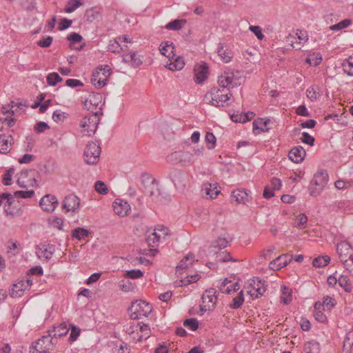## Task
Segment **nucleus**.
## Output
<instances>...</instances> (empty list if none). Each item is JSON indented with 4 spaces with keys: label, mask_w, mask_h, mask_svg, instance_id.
I'll list each match as a JSON object with an SVG mask.
<instances>
[{
    "label": "nucleus",
    "mask_w": 353,
    "mask_h": 353,
    "mask_svg": "<svg viewBox=\"0 0 353 353\" xmlns=\"http://www.w3.org/2000/svg\"><path fill=\"white\" fill-rule=\"evenodd\" d=\"M174 46L170 41L162 42L159 47L161 53L168 57L169 59H174L175 54L174 53Z\"/></svg>",
    "instance_id": "29"
},
{
    "label": "nucleus",
    "mask_w": 353,
    "mask_h": 353,
    "mask_svg": "<svg viewBox=\"0 0 353 353\" xmlns=\"http://www.w3.org/2000/svg\"><path fill=\"white\" fill-rule=\"evenodd\" d=\"M47 83L50 85H55L58 82H60L63 80V79L59 75L57 72H51L50 73L46 78Z\"/></svg>",
    "instance_id": "51"
},
{
    "label": "nucleus",
    "mask_w": 353,
    "mask_h": 353,
    "mask_svg": "<svg viewBox=\"0 0 353 353\" xmlns=\"http://www.w3.org/2000/svg\"><path fill=\"white\" fill-rule=\"evenodd\" d=\"M296 38H297L299 41L294 42L290 39L295 38L294 36L290 34L287 39L288 41L291 42V46L296 50H300L301 48L302 44L307 42L308 40V37L306 34V33L301 30H296Z\"/></svg>",
    "instance_id": "24"
},
{
    "label": "nucleus",
    "mask_w": 353,
    "mask_h": 353,
    "mask_svg": "<svg viewBox=\"0 0 353 353\" xmlns=\"http://www.w3.org/2000/svg\"><path fill=\"white\" fill-rule=\"evenodd\" d=\"M217 53L219 57L225 63H229L231 61L233 56L232 51L230 50L228 48H225L224 45L221 43L219 44Z\"/></svg>",
    "instance_id": "32"
},
{
    "label": "nucleus",
    "mask_w": 353,
    "mask_h": 353,
    "mask_svg": "<svg viewBox=\"0 0 353 353\" xmlns=\"http://www.w3.org/2000/svg\"><path fill=\"white\" fill-rule=\"evenodd\" d=\"M124 48L121 46L117 38L113 41H110L108 45V51L113 53H119L121 51H123Z\"/></svg>",
    "instance_id": "49"
},
{
    "label": "nucleus",
    "mask_w": 353,
    "mask_h": 353,
    "mask_svg": "<svg viewBox=\"0 0 353 353\" xmlns=\"http://www.w3.org/2000/svg\"><path fill=\"white\" fill-rule=\"evenodd\" d=\"M26 290V287H25L24 281H20L13 284L10 294L12 297H21Z\"/></svg>",
    "instance_id": "33"
},
{
    "label": "nucleus",
    "mask_w": 353,
    "mask_h": 353,
    "mask_svg": "<svg viewBox=\"0 0 353 353\" xmlns=\"http://www.w3.org/2000/svg\"><path fill=\"white\" fill-rule=\"evenodd\" d=\"M202 303L200 305L199 315H203L206 311L214 310L216 301V290L214 288L206 290L201 297Z\"/></svg>",
    "instance_id": "6"
},
{
    "label": "nucleus",
    "mask_w": 353,
    "mask_h": 353,
    "mask_svg": "<svg viewBox=\"0 0 353 353\" xmlns=\"http://www.w3.org/2000/svg\"><path fill=\"white\" fill-rule=\"evenodd\" d=\"M243 81L242 73L240 71L231 70H225L218 79L220 88H213L204 96L206 103L216 107H223L228 105L232 94L230 88L240 85Z\"/></svg>",
    "instance_id": "1"
},
{
    "label": "nucleus",
    "mask_w": 353,
    "mask_h": 353,
    "mask_svg": "<svg viewBox=\"0 0 353 353\" xmlns=\"http://www.w3.org/2000/svg\"><path fill=\"white\" fill-rule=\"evenodd\" d=\"M292 257L290 254H281L270 263L269 268L274 271L279 270L287 266L292 260Z\"/></svg>",
    "instance_id": "13"
},
{
    "label": "nucleus",
    "mask_w": 353,
    "mask_h": 353,
    "mask_svg": "<svg viewBox=\"0 0 353 353\" xmlns=\"http://www.w3.org/2000/svg\"><path fill=\"white\" fill-rule=\"evenodd\" d=\"M219 290L225 294H230L232 292H236L239 289L238 283H232L231 281L225 279L219 286Z\"/></svg>",
    "instance_id": "30"
},
{
    "label": "nucleus",
    "mask_w": 353,
    "mask_h": 353,
    "mask_svg": "<svg viewBox=\"0 0 353 353\" xmlns=\"http://www.w3.org/2000/svg\"><path fill=\"white\" fill-rule=\"evenodd\" d=\"M141 182L145 188H148L150 196H153L154 190L157 189V181L150 174L143 173L141 176Z\"/></svg>",
    "instance_id": "23"
},
{
    "label": "nucleus",
    "mask_w": 353,
    "mask_h": 353,
    "mask_svg": "<svg viewBox=\"0 0 353 353\" xmlns=\"http://www.w3.org/2000/svg\"><path fill=\"white\" fill-rule=\"evenodd\" d=\"M335 303H334V299L330 296H325L323 298V303L316 302L314 304V309H323L326 307L327 310H331L332 307H334Z\"/></svg>",
    "instance_id": "37"
},
{
    "label": "nucleus",
    "mask_w": 353,
    "mask_h": 353,
    "mask_svg": "<svg viewBox=\"0 0 353 353\" xmlns=\"http://www.w3.org/2000/svg\"><path fill=\"white\" fill-rule=\"evenodd\" d=\"M303 350L305 353H319L320 344L315 341H307L304 344Z\"/></svg>",
    "instance_id": "40"
},
{
    "label": "nucleus",
    "mask_w": 353,
    "mask_h": 353,
    "mask_svg": "<svg viewBox=\"0 0 353 353\" xmlns=\"http://www.w3.org/2000/svg\"><path fill=\"white\" fill-rule=\"evenodd\" d=\"M328 181V174L325 170L318 171L313 176L308 186V190L310 196H319Z\"/></svg>",
    "instance_id": "2"
},
{
    "label": "nucleus",
    "mask_w": 353,
    "mask_h": 353,
    "mask_svg": "<svg viewBox=\"0 0 353 353\" xmlns=\"http://www.w3.org/2000/svg\"><path fill=\"white\" fill-rule=\"evenodd\" d=\"M171 62L168 64V68L171 71L180 70L183 68L185 65L184 61L182 58L177 57L174 59H170Z\"/></svg>",
    "instance_id": "38"
},
{
    "label": "nucleus",
    "mask_w": 353,
    "mask_h": 353,
    "mask_svg": "<svg viewBox=\"0 0 353 353\" xmlns=\"http://www.w3.org/2000/svg\"><path fill=\"white\" fill-rule=\"evenodd\" d=\"M13 199V196L10 193H3L1 194H0V205H4V210H5V212L7 213V214H9L10 213V212H9L8 209L6 208V206L8 205L10 206L12 203V200Z\"/></svg>",
    "instance_id": "42"
},
{
    "label": "nucleus",
    "mask_w": 353,
    "mask_h": 353,
    "mask_svg": "<svg viewBox=\"0 0 353 353\" xmlns=\"http://www.w3.org/2000/svg\"><path fill=\"white\" fill-rule=\"evenodd\" d=\"M244 302L243 292L241 290L238 295L232 299V303L229 305L231 309H238L241 307Z\"/></svg>",
    "instance_id": "45"
},
{
    "label": "nucleus",
    "mask_w": 353,
    "mask_h": 353,
    "mask_svg": "<svg viewBox=\"0 0 353 353\" xmlns=\"http://www.w3.org/2000/svg\"><path fill=\"white\" fill-rule=\"evenodd\" d=\"M39 204L44 211L51 212L57 208L58 201L54 195L46 194L41 199Z\"/></svg>",
    "instance_id": "15"
},
{
    "label": "nucleus",
    "mask_w": 353,
    "mask_h": 353,
    "mask_svg": "<svg viewBox=\"0 0 353 353\" xmlns=\"http://www.w3.org/2000/svg\"><path fill=\"white\" fill-rule=\"evenodd\" d=\"M228 241L225 237L219 236L213 241L208 248V254L214 256L221 252L220 251L228 246Z\"/></svg>",
    "instance_id": "19"
},
{
    "label": "nucleus",
    "mask_w": 353,
    "mask_h": 353,
    "mask_svg": "<svg viewBox=\"0 0 353 353\" xmlns=\"http://www.w3.org/2000/svg\"><path fill=\"white\" fill-rule=\"evenodd\" d=\"M207 147L208 149H213L216 144V137L212 132H207L205 137Z\"/></svg>",
    "instance_id": "55"
},
{
    "label": "nucleus",
    "mask_w": 353,
    "mask_h": 353,
    "mask_svg": "<svg viewBox=\"0 0 353 353\" xmlns=\"http://www.w3.org/2000/svg\"><path fill=\"white\" fill-rule=\"evenodd\" d=\"M34 194V191L31 190H27V191H25V190H19V191H16L14 192V196H17V197H20V198H31L33 196V195Z\"/></svg>",
    "instance_id": "61"
},
{
    "label": "nucleus",
    "mask_w": 353,
    "mask_h": 353,
    "mask_svg": "<svg viewBox=\"0 0 353 353\" xmlns=\"http://www.w3.org/2000/svg\"><path fill=\"white\" fill-rule=\"evenodd\" d=\"M171 157L184 165H189L194 163L193 154L188 151H178L172 154Z\"/></svg>",
    "instance_id": "17"
},
{
    "label": "nucleus",
    "mask_w": 353,
    "mask_h": 353,
    "mask_svg": "<svg viewBox=\"0 0 353 353\" xmlns=\"http://www.w3.org/2000/svg\"><path fill=\"white\" fill-rule=\"evenodd\" d=\"M307 216L303 213H300L296 216L292 225L299 230H303L307 228Z\"/></svg>",
    "instance_id": "34"
},
{
    "label": "nucleus",
    "mask_w": 353,
    "mask_h": 353,
    "mask_svg": "<svg viewBox=\"0 0 353 353\" xmlns=\"http://www.w3.org/2000/svg\"><path fill=\"white\" fill-rule=\"evenodd\" d=\"M111 74V68L105 65L97 68L92 74V83L97 88H101L106 85L107 81Z\"/></svg>",
    "instance_id": "4"
},
{
    "label": "nucleus",
    "mask_w": 353,
    "mask_h": 353,
    "mask_svg": "<svg viewBox=\"0 0 353 353\" xmlns=\"http://www.w3.org/2000/svg\"><path fill=\"white\" fill-rule=\"evenodd\" d=\"M352 23L350 19H346L339 23L332 25L330 27V29L334 31H339L348 27Z\"/></svg>",
    "instance_id": "50"
},
{
    "label": "nucleus",
    "mask_w": 353,
    "mask_h": 353,
    "mask_svg": "<svg viewBox=\"0 0 353 353\" xmlns=\"http://www.w3.org/2000/svg\"><path fill=\"white\" fill-rule=\"evenodd\" d=\"M54 347V343L50 336L45 335L32 345L30 353H47L52 350Z\"/></svg>",
    "instance_id": "9"
},
{
    "label": "nucleus",
    "mask_w": 353,
    "mask_h": 353,
    "mask_svg": "<svg viewBox=\"0 0 353 353\" xmlns=\"http://www.w3.org/2000/svg\"><path fill=\"white\" fill-rule=\"evenodd\" d=\"M194 81L197 83H202L208 76V66L206 63L196 65L194 68Z\"/></svg>",
    "instance_id": "20"
},
{
    "label": "nucleus",
    "mask_w": 353,
    "mask_h": 353,
    "mask_svg": "<svg viewBox=\"0 0 353 353\" xmlns=\"http://www.w3.org/2000/svg\"><path fill=\"white\" fill-rule=\"evenodd\" d=\"M82 3L79 0H70L68 3V6L65 8V12L70 13L77 9Z\"/></svg>",
    "instance_id": "54"
},
{
    "label": "nucleus",
    "mask_w": 353,
    "mask_h": 353,
    "mask_svg": "<svg viewBox=\"0 0 353 353\" xmlns=\"http://www.w3.org/2000/svg\"><path fill=\"white\" fill-rule=\"evenodd\" d=\"M114 212L120 216H127L130 210V206L128 202L122 199H116L112 204Z\"/></svg>",
    "instance_id": "22"
},
{
    "label": "nucleus",
    "mask_w": 353,
    "mask_h": 353,
    "mask_svg": "<svg viewBox=\"0 0 353 353\" xmlns=\"http://www.w3.org/2000/svg\"><path fill=\"white\" fill-rule=\"evenodd\" d=\"M250 191L244 189H238L232 192V196L238 203L245 204L250 201Z\"/></svg>",
    "instance_id": "27"
},
{
    "label": "nucleus",
    "mask_w": 353,
    "mask_h": 353,
    "mask_svg": "<svg viewBox=\"0 0 353 353\" xmlns=\"http://www.w3.org/2000/svg\"><path fill=\"white\" fill-rule=\"evenodd\" d=\"M300 139L303 143L310 145H313L315 141L314 138L306 132H303L302 133V137L300 138Z\"/></svg>",
    "instance_id": "62"
},
{
    "label": "nucleus",
    "mask_w": 353,
    "mask_h": 353,
    "mask_svg": "<svg viewBox=\"0 0 353 353\" xmlns=\"http://www.w3.org/2000/svg\"><path fill=\"white\" fill-rule=\"evenodd\" d=\"M143 276V272L140 270H128L124 274L125 278L136 279L141 278Z\"/></svg>",
    "instance_id": "58"
},
{
    "label": "nucleus",
    "mask_w": 353,
    "mask_h": 353,
    "mask_svg": "<svg viewBox=\"0 0 353 353\" xmlns=\"http://www.w3.org/2000/svg\"><path fill=\"white\" fill-rule=\"evenodd\" d=\"M39 173L36 170L21 171L17 179V184L23 188L37 187L39 185L37 178Z\"/></svg>",
    "instance_id": "5"
},
{
    "label": "nucleus",
    "mask_w": 353,
    "mask_h": 353,
    "mask_svg": "<svg viewBox=\"0 0 353 353\" xmlns=\"http://www.w3.org/2000/svg\"><path fill=\"white\" fill-rule=\"evenodd\" d=\"M68 117V114L60 110H55L52 114V119L59 123L63 122Z\"/></svg>",
    "instance_id": "47"
},
{
    "label": "nucleus",
    "mask_w": 353,
    "mask_h": 353,
    "mask_svg": "<svg viewBox=\"0 0 353 353\" xmlns=\"http://www.w3.org/2000/svg\"><path fill=\"white\" fill-rule=\"evenodd\" d=\"M281 301L284 304H289L292 301V290L291 288L283 285L281 287Z\"/></svg>",
    "instance_id": "36"
},
{
    "label": "nucleus",
    "mask_w": 353,
    "mask_h": 353,
    "mask_svg": "<svg viewBox=\"0 0 353 353\" xmlns=\"http://www.w3.org/2000/svg\"><path fill=\"white\" fill-rule=\"evenodd\" d=\"M330 261V257L327 255L321 256L315 258L312 264L316 268H322L326 266Z\"/></svg>",
    "instance_id": "44"
},
{
    "label": "nucleus",
    "mask_w": 353,
    "mask_h": 353,
    "mask_svg": "<svg viewBox=\"0 0 353 353\" xmlns=\"http://www.w3.org/2000/svg\"><path fill=\"white\" fill-rule=\"evenodd\" d=\"M55 252V248L50 244H41L37 248V255L39 259L49 260Z\"/></svg>",
    "instance_id": "18"
},
{
    "label": "nucleus",
    "mask_w": 353,
    "mask_h": 353,
    "mask_svg": "<svg viewBox=\"0 0 353 353\" xmlns=\"http://www.w3.org/2000/svg\"><path fill=\"white\" fill-rule=\"evenodd\" d=\"M183 325L192 331H195L199 327V322L196 319H188L184 321Z\"/></svg>",
    "instance_id": "56"
},
{
    "label": "nucleus",
    "mask_w": 353,
    "mask_h": 353,
    "mask_svg": "<svg viewBox=\"0 0 353 353\" xmlns=\"http://www.w3.org/2000/svg\"><path fill=\"white\" fill-rule=\"evenodd\" d=\"M201 192L207 198L215 199L220 193L218 184L214 183H205L202 185Z\"/></svg>",
    "instance_id": "21"
},
{
    "label": "nucleus",
    "mask_w": 353,
    "mask_h": 353,
    "mask_svg": "<svg viewBox=\"0 0 353 353\" xmlns=\"http://www.w3.org/2000/svg\"><path fill=\"white\" fill-rule=\"evenodd\" d=\"M80 200L74 194L66 196L63 201V208L68 212H75L79 208Z\"/></svg>",
    "instance_id": "14"
},
{
    "label": "nucleus",
    "mask_w": 353,
    "mask_h": 353,
    "mask_svg": "<svg viewBox=\"0 0 353 353\" xmlns=\"http://www.w3.org/2000/svg\"><path fill=\"white\" fill-rule=\"evenodd\" d=\"M95 190L101 194H107L108 190L106 185L101 181H97L94 185Z\"/></svg>",
    "instance_id": "57"
},
{
    "label": "nucleus",
    "mask_w": 353,
    "mask_h": 353,
    "mask_svg": "<svg viewBox=\"0 0 353 353\" xmlns=\"http://www.w3.org/2000/svg\"><path fill=\"white\" fill-rule=\"evenodd\" d=\"M249 30L254 34L258 39L262 40L264 38V34L262 33L261 27L258 26H250Z\"/></svg>",
    "instance_id": "63"
},
{
    "label": "nucleus",
    "mask_w": 353,
    "mask_h": 353,
    "mask_svg": "<svg viewBox=\"0 0 353 353\" xmlns=\"http://www.w3.org/2000/svg\"><path fill=\"white\" fill-rule=\"evenodd\" d=\"M194 256L192 254H188L176 266V272H179L180 270L187 269L194 262Z\"/></svg>",
    "instance_id": "39"
},
{
    "label": "nucleus",
    "mask_w": 353,
    "mask_h": 353,
    "mask_svg": "<svg viewBox=\"0 0 353 353\" xmlns=\"http://www.w3.org/2000/svg\"><path fill=\"white\" fill-rule=\"evenodd\" d=\"M139 324V330L140 332V336H138L137 337V336H134V341L135 343H137V342H141L143 340H146L148 339L150 336V334H151V330L150 329V327L146 325V324H143V325H141L140 323H138Z\"/></svg>",
    "instance_id": "31"
},
{
    "label": "nucleus",
    "mask_w": 353,
    "mask_h": 353,
    "mask_svg": "<svg viewBox=\"0 0 353 353\" xmlns=\"http://www.w3.org/2000/svg\"><path fill=\"white\" fill-rule=\"evenodd\" d=\"M119 288L123 292H130L134 289L133 283L128 280H121L119 283Z\"/></svg>",
    "instance_id": "53"
},
{
    "label": "nucleus",
    "mask_w": 353,
    "mask_h": 353,
    "mask_svg": "<svg viewBox=\"0 0 353 353\" xmlns=\"http://www.w3.org/2000/svg\"><path fill=\"white\" fill-rule=\"evenodd\" d=\"M169 235V230L163 225H160L156 228L151 234L148 235L146 241L150 246H154L161 239L165 241Z\"/></svg>",
    "instance_id": "11"
},
{
    "label": "nucleus",
    "mask_w": 353,
    "mask_h": 353,
    "mask_svg": "<svg viewBox=\"0 0 353 353\" xmlns=\"http://www.w3.org/2000/svg\"><path fill=\"white\" fill-rule=\"evenodd\" d=\"M99 123V117L95 112L85 116L81 121L80 126L86 135L91 136L97 131Z\"/></svg>",
    "instance_id": "8"
},
{
    "label": "nucleus",
    "mask_w": 353,
    "mask_h": 353,
    "mask_svg": "<svg viewBox=\"0 0 353 353\" xmlns=\"http://www.w3.org/2000/svg\"><path fill=\"white\" fill-rule=\"evenodd\" d=\"M130 316L132 319H139L141 316H148V314L151 312V306L145 301H139L133 303L130 308Z\"/></svg>",
    "instance_id": "10"
},
{
    "label": "nucleus",
    "mask_w": 353,
    "mask_h": 353,
    "mask_svg": "<svg viewBox=\"0 0 353 353\" xmlns=\"http://www.w3.org/2000/svg\"><path fill=\"white\" fill-rule=\"evenodd\" d=\"M344 72L349 76L353 77V57H350L342 63Z\"/></svg>",
    "instance_id": "46"
},
{
    "label": "nucleus",
    "mask_w": 353,
    "mask_h": 353,
    "mask_svg": "<svg viewBox=\"0 0 353 353\" xmlns=\"http://www.w3.org/2000/svg\"><path fill=\"white\" fill-rule=\"evenodd\" d=\"M101 100L102 96L99 93L92 92L85 100L83 106L88 110L93 112L101 104Z\"/></svg>",
    "instance_id": "16"
},
{
    "label": "nucleus",
    "mask_w": 353,
    "mask_h": 353,
    "mask_svg": "<svg viewBox=\"0 0 353 353\" xmlns=\"http://www.w3.org/2000/svg\"><path fill=\"white\" fill-rule=\"evenodd\" d=\"M169 177L174 184V186L179 189H183L188 179L187 174L179 170H173L169 174Z\"/></svg>",
    "instance_id": "12"
},
{
    "label": "nucleus",
    "mask_w": 353,
    "mask_h": 353,
    "mask_svg": "<svg viewBox=\"0 0 353 353\" xmlns=\"http://www.w3.org/2000/svg\"><path fill=\"white\" fill-rule=\"evenodd\" d=\"M336 252L341 261L346 268L353 265V248L347 241H341L337 244Z\"/></svg>",
    "instance_id": "3"
},
{
    "label": "nucleus",
    "mask_w": 353,
    "mask_h": 353,
    "mask_svg": "<svg viewBox=\"0 0 353 353\" xmlns=\"http://www.w3.org/2000/svg\"><path fill=\"white\" fill-rule=\"evenodd\" d=\"M90 232L88 230L82 228H77L72 231V237L75 238L79 241H82L85 239Z\"/></svg>",
    "instance_id": "43"
},
{
    "label": "nucleus",
    "mask_w": 353,
    "mask_h": 353,
    "mask_svg": "<svg viewBox=\"0 0 353 353\" xmlns=\"http://www.w3.org/2000/svg\"><path fill=\"white\" fill-rule=\"evenodd\" d=\"M305 154V150L302 146H296L289 152L288 157L293 162L299 163L303 161Z\"/></svg>",
    "instance_id": "25"
},
{
    "label": "nucleus",
    "mask_w": 353,
    "mask_h": 353,
    "mask_svg": "<svg viewBox=\"0 0 353 353\" xmlns=\"http://www.w3.org/2000/svg\"><path fill=\"white\" fill-rule=\"evenodd\" d=\"M185 19H176L165 25V28L170 30H179L186 23Z\"/></svg>",
    "instance_id": "41"
},
{
    "label": "nucleus",
    "mask_w": 353,
    "mask_h": 353,
    "mask_svg": "<svg viewBox=\"0 0 353 353\" xmlns=\"http://www.w3.org/2000/svg\"><path fill=\"white\" fill-rule=\"evenodd\" d=\"M200 278V276L198 274H194L192 275H188L185 276L183 279L181 280V285H188L192 283L196 282Z\"/></svg>",
    "instance_id": "59"
},
{
    "label": "nucleus",
    "mask_w": 353,
    "mask_h": 353,
    "mask_svg": "<svg viewBox=\"0 0 353 353\" xmlns=\"http://www.w3.org/2000/svg\"><path fill=\"white\" fill-rule=\"evenodd\" d=\"M14 170L10 168L6 173L3 175L2 182L5 185H9L11 184L12 176L14 174Z\"/></svg>",
    "instance_id": "64"
},
{
    "label": "nucleus",
    "mask_w": 353,
    "mask_h": 353,
    "mask_svg": "<svg viewBox=\"0 0 353 353\" xmlns=\"http://www.w3.org/2000/svg\"><path fill=\"white\" fill-rule=\"evenodd\" d=\"M12 140L11 137L6 135H0V152L2 154H6L10 150L11 145V141Z\"/></svg>",
    "instance_id": "35"
},
{
    "label": "nucleus",
    "mask_w": 353,
    "mask_h": 353,
    "mask_svg": "<svg viewBox=\"0 0 353 353\" xmlns=\"http://www.w3.org/2000/svg\"><path fill=\"white\" fill-rule=\"evenodd\" d=\"M52 37L51 36L43 37L41 39L39 40L37 43L41 48L49 47L52 42Z\"/></svg>",
    "instance_id": "60"
},
{
    "label": "nucleus",
    "mask_w": 353,
    "mask_h": 353,
    "mask_svg": "<svg viewBox=\"0 0 353 353\" xmlns=\"http://www.w3.org/2000/svg\"><path fill=\"white\" fill-rule=\"evenodd\" d=\"M68 40L70 41V48H73V45L80 43L83 40V37L78 33L71 32L68 35Z\"/></svg>",
    "instance_id": "52"
},
{
    "label": "nucleus",
    "mask_w": 353,
    "mask_h": 353,
    "mask_svg": "<svg viewBox=\"0 0 353 353\" xmlns=\"http://www.w3.org/2000/svg\"><path fill=\"white\" fill-rule=\"evenodd\" d=\"M338 283L339 285L345 290V292L352 291V286L347 276L341 275L338 279Z\"/></svg>",
    "instance_id": "48"
},
{
    "label": "nucleus",
    "mask_w": 353,
    "mask_h": 353,
    "mask_svg": "<svg viewBox=\"0 0 353 353\" xmlns=\"http://www.w3.org/2000/svg\"><path fill=\"white\" fill-rule=\"evenodd\" d=\"M101 154V148L97 141L89 142L84 150L83 158L88 164H96L99 160Z\"/></svg>",
    "instance_id": "7"
},
{
    "label": "nucleus",
    "mask_w": 353,
    "mask_h": 353,
    "mask_svg": "<svg viewBox=\"0 0 353 353\" xmlns=\"http://www.w3.org/2000/svg\"><path fill=\"white\" fill-rule=\"evenodd\" d=\"M68 332L69 328L65 324L63 323L60 324L59 326L54 327L52 330H50L48 331V334L53 339L57 337L64 336L67 335Z\"/></svg>",
    "instance_id": "28"
},
{
    "label": "nucleus",
    "mask_w": 353,
    "mask_h": 353,
    "mask_svg": "<svg viewBox=\"0 0 353 353\" xmlns=\"http://www.w3.org/2000/svg\"><path fill=\"white\" fill-rule=\"evenodd\" d=\"M250 285L252 287V290H250L248 292L252 296L258 297L259 295H262L265 290L263 283L259 278H254L250 281Z\"/></svg>",
    "instance_id": "26"
}]
</instances>
